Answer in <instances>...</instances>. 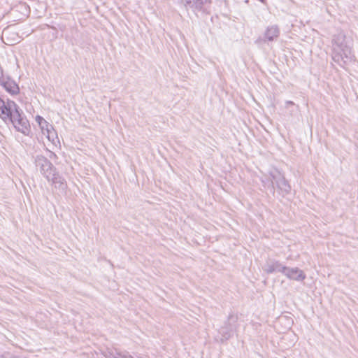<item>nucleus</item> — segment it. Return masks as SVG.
Wrapping results in <instances>:
<instances>
[{
  "instance_id": "0eeeda50",
  "label": "nucleus",
  "mask_w": 358,
  "mask_h": 358,
  "mask_svg": "<svg viewBox=\"0 0 358 358\" xmlns=\"http://www.w3.org/2000/svg\"><path fill=\"white\" fill-rule=\"evenodd\" d=\"M271 176L272 177L271 185L273 188H274V184L275 183L283 193L287 194L289 192L291 187L280 173L276 171L271 173Z\"/></svg>"
},
{
  "instance_id": "4468645a",
  "label": "nucleus",
  "mask_w": 358,
  "mask_h": 358,
  "mask_svg": "<svg viewBox=\"0 0 358 358\" xmlns=\"http://www.w3.org/2000/svg\"><path fill=\"white\" fill-rule=\"evenodd\" d=\"M106 358H134L131 355L128 353H120L108 352L105 354Z\"/></svg>"
},
{
  "instance_id": "dca6fc26",
  "label": "nucleus",
  "mask_w": 358,
  "mask_h": 358,
  "mask_svg": "<svg viewBox=\"0 0 358 358\" xmlns=\"http://www.w3.org/2000/svg\"><path fill=\"white\" fill-rule=\"evenodd\" d=\"M287 104L288 105H292L293 104V102L291 101H287Z\"/></svg>"
},
{
  "instance_id": "f3484780",
  "label": "nucleus",
  "mask_w": 358,
  "mask_h": 358,
  "mask_svg": "<svg viewBox=\"0 0 358 358\" xmlns=\"http://www.w3.org/2000/svg\"><path fill=\"white\" fill-rule=\"evenodd\" d=\"M0 358H6L4 356H0Z\"/></svg>"
},
{
  "instance_id": "1a4fd4ad",
  "label": "nucleus",
  "mask_w": 358,
  "mask_h": 358,
  "mask_svg": "<svg viewBox=\"0 0 358 358\" xmlns=\"http://www.w3.org/2000/svg\"><path fill=\"white\" fill-rule=\"evenodd\" d=\"M285 266L282 265L278 261L270 260L263 267V269L267 273H271L273 272H280L283 273Z\"/></svg>"
},
{
  "instance_id": "6e6552de",
  "label": "nucleus",
  "mask_w": 358,
  "mask_h": 358,
  "mask_svg": "<svg viewBox=\"0 0 358 358\" xmlns=\"http://www.w3.org/2000/svg\"><path fill=\"white\" fill-rule=\"evenodd\" d=\"M55 189H58L59 191L64 192L67 187L66 182L63 177L56 170L52 174L50 175V178H45Z\"/></svg>"
},
{
  "instance_id": "ddd939ff",
  "label": "nucleus",
  "mask_w": 358,
  "mask_h": 358,
  "mask_svg": "<svg viewBox=\"0 0 358 358\" xmlns=\"http://www.w3.org/2000/svg\"><path fill=\"white\" fill-rule=\"evenodd\" d=\"M208 0H182V3L187 8L192 10H199Z\"/></svg>"
},
{
  "instance_id": "423d86ee",
  "label": "nucleus",
  "mask_w": 358,
  "mask_h": 358,
  "mask_svg": "<svg viewBox=\"0 0 358 358\" xmlns=\"http://www.w3.org/2000/svg\"><path fill=\"white\" fill-rule=\"evenodd\" d=\"M282 274L289 280L298 282L303 281L306 278V275L303 271L298 267L285 266Z\"/></svg>"
},
{
  "instance_id": "f257e3e1",
  "label": "nucleus",
  "mask_w": 358,
  "mask_h": 358,
  "mask_svg": "<svg viewBox=\"0 0 358 358\" xmlns=\"http://www.w3.org/2000/svg\"><path fill=\"white\" fill-rule=\"evenodd\" d=\"M333 51L332 58L334 61L342 66L352 60L353 57L351 48L346 41L345 36L343 33H339L335 36Z\"/></svg>"
},
{
  "instance_id": "9b49d317",
  "label": "nucleus",
  "mask_w": 358,
  "mask_h": 358,
  "mask_svg": "<svg viewBox=\"0 0 358 358\" xmlns=\"http://www.w3.org/2000/svg\"><path fill=\"white\" fill-rule=\"evenodd\" d=\"M2 38L6 39L7 42H6V43L8 44L17 43L20 41L17 35L15 34V33H12L10 27H8L3 31Z\"/></svg>"
},
{
  "instance_id": "39448f33",
  "label": "nucleus",
  "mask_w": 358,
  "mask_h": 358,
  "mask_svg": "<svg viewBox=\"0 0 358 358\" xmlns=\"http://www.w3.org/2000/svg\"><path fill=\"white\" fill-rule=\"evenodd\" d=\"M35 164L45 178H50V175L57 170L53 164L42 155L36 157Z\"/></svg>"
},
{
  "instance_id": "20e7f679",
  "label": "nucleus",
  "mask_w": 358,
  "mask_h": 358,
  "mask_svg": "<svg viewBox=\"0 0 358 358\" xmlns=\"http://www.w3.org/2000/svg\"><path fill=\"white\" fill-rule=\"evenodd\" d=\"M18 108L19 106L13 101L0 99V117L3 122L9 121Z\"/></svg>"
},
{
  "instance_id": "f03ea898",
  "label": "nucleus",
  "mask_w": 358,
  "mask_h": 358,
  "mask_svg": "<svg viewBox=\"0 0 358 358\" xmlns=\"http://www.w3.org/2000/svg\"><path fill=\"white\" fill-rule=\"evenodd\" d=\"M35 120L40 128L42 135H43L48 141L55 145L57 143H59L57 133L51 124L40 115H36Z\"/></svg>"
},
{
  "instance_id": "f8f14e48",
  "label": "nucleus",
  "mask_w": 358,
  "mask_h": 358,
  "mask_svg": "<svg viewBox=\"0 0 358 358\" xmlns=\"http://www.w3.org/2000/svg\"><path fill=\"white\" fill-rule=\"evenodd\" d=\"M279 29L277 26L268 27L264 33L265 41H272L278 37Z\"/></svg>"
},
{
  "instance_id": "2eb2a0df",
  "label": "nucleus",
  "mask_w": 358,
  "mask_h": 358,
  "mask_svg": "<svg viewBox=\"0 0 358 358\" xmlns=\"http://www.w3.org/2000/svg\"><path fill=\"white\" fill-rule=\"evenodd\" d=\"M49 153H50V154H49L48 157H49L50 159H52V158H54V157H56V155H55L54 152H51V151H49Z\"/></svg>"
},
{
  "instance_id": "7ed1b4c3",
  "label": "nucleus",
  "mask_w": 358,
  "mask_h": 358,
  "mask_svg": "<svg viewBox=\"0 0 358 358\" xmlns=\"http://www.w3.org/2000/svg\"><path fill=\"white\" fill-rule=\"evenodd\" d=\"M14 127L24 135L28 136L30 133V124L27 117L23 115L22 110L18 108L15 113L13 114L10 120Z\"/></svg>"
},
{
  "instance_id": "9d476101",
  "label": "nucleus",
  "mask_w": 358,
  "mask_h": 358,
  "mask_svg": "<svg viewBox=\"0 0 358 358\" xmlns=\"http://www.w3.org/2000/svg\"><path fill=\"white\" fill-rule=\"evenodd\" d=\"M1 85L8 92L10 93L11 94H16L20 91L19 87L15 83V82L10 79L3 81L1 83Z\"/></svg>"
}]
</instances>
